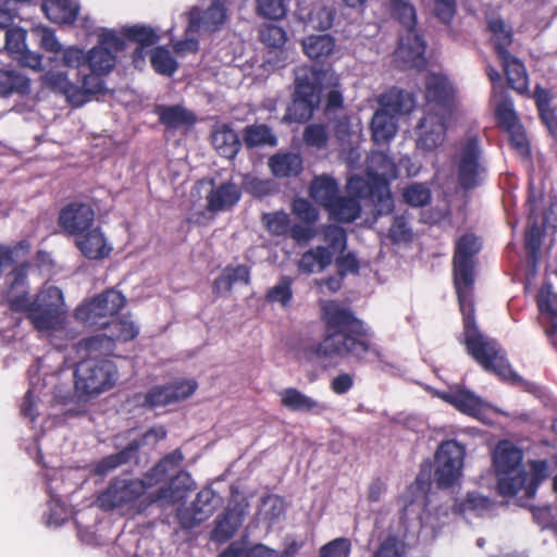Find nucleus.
<instances>
[{"label": "nucleus", "mask_w": 557, "mask_h": 557, "mask_svg": "<svg viewBox=\"0 0 557 557\" xmlns=\"http://www.w3.org/2000/svg\"><path fill=\"white\" fill-rule=\"evenodd\" d=\"M490 500L475 493H469L456 504V510L460 513L470 511L481 512L490 507Z\"/></svg>", "instance_id": "nucleus-51"}, {"label": "nucleus", "mask_w": 557, "mask_h": 557, "mask_svg": "<svg viewBox=\"0 0 557 557\" xmlns=\"http://www.w3.org/2000/svg\"><path fill=\"white\" fill-rule=\"evenodd\" d=\"M451 165L459 184L472 188L484 178L485 166L479 140L467 136L458 140L451 153Z\"/></svg>", "instance_id": "nucleus-13"}, {"label": "nucleus", "mask_w": 557, "mask_h": 557, "mask_svg": "<svg viewBox=\"0 0 557 557\" xmlns=\"http://www.w3.org/2000/svg\"><path fill=\"white\" fill-rule=\"evenodd\" d=\"M75 246L89 260H102L113 250L112 243L100 227L90 228L76 236Z\"/></svg>", "instance_id": "nucleus-23"}, {"label": "nucleus", "mask_w": 557, "mask_h": 557, "mask_svg": "<svg viewBox=\"0 0 557 557\" xmlns=\"http://www.w3.org/2000/svg\"><path fill=\"white\" fill-rule=\"evenodd\" d=\"M398 175L397 168L384 153L374 152L368 160L367 178L352 176L347 184L348 193L362 198L371 196L380 214L389 213L393 209L388 181Z\"/></svg>", "instance_id": "nucleus-8"}, {"label": "nucleus", "mask_w": 557, "mask_h": 557, "mask_svg": "<svg viewBox=\"0 0 557 557\" xmlns=\"http://www.w3.org/2000/svg\"><path fill=\"white\" fill-rule=\"evenodd\" d=\"M196 388L197 384L194 381L176 382L153 387L146 394H138L135 396V401L150 408L166 406L188 398Z\"/></svg>", "instance_id": "nucleus-20"}, {"label": "nucleus", "mask_w": 557, "mask_h": 557, "mask_svg": "<svg viewBox=\"0 0 557 557\" xmlns=\"http://www.w3.org/2000/svg\"><path fill=\"white\" fill-rule=\"evenodd\" d=\"M324 245H319L302 253L298 270L306 274L320 273L332 264L335 258L346 249V234L336 225H329L322 231Z\"/></svg>", "instance_id": "nucleus-14"}, {"label": "nucleus", "mask_w": 557, "mask_h": 557, "mask_svg": "<svg viewBox=\"0 0 557 557\" xmlns=\"http://www.w3.org/2000/svg\"><path fill=\"white\" fill-rule=\"evenodd\" d=\"M5 48L13 58L21 54L26 46V32L21 27H11L5 33Z\"/></svg>", "instance_id": "nucleus-50"}, {"label": "nucleus", "mask_w": 557, "mask_h": 557, "mask_svg": "<svg viewBox=\"0 0 557 557\" xmlns=\"http://www.w3.org/2000/svg\"><path fill=\"white\" fill-rule=\"evenodd\" d=\"M510 134V140L513 147L522 154L528 152V140L521 126L518 125L515 128L508 129Z\"/></svg>", "instance_id": "nucleus-64"}, {"label": "nucleus", "mask_w": 557, "mask_h": 557, "mask_svg": "<svg viewBox=\"0 0 557 557\" xmlns=\"http://www.w3.org/2000/svg\"><path fill=\"white\" fill-rule=\"evenodd\" d=\"M321 309L326 324V336L315 350L319 361L329 366L349 355L364 358L371 348L367 342L360 339L367 335L362 322L335 301L321 302Z\"/></svg>", "instance_id": "nucleus-3"}, {"label": "nucleus", "mask_w": 557, "mask_h": 557, "mask_svg": "<svg viewBox=\"0 0 557 557\" xmlns=\"http://www.w3.org/2000/svg\"><path fill=\"white\" fill-rule=\"evenodd\" d=\"M59 220L61 226L76 237L90 230L95 221V212L89 205L72 203L61 211Z\"/></svg>", "instance_id": "nucleus-24"}, {"label": "nucleus", "mask_w": 557, "mask_h": 557, "mask_svg": "<svg viewBox=\"0 0 557 557\" xmlns=\"http://www.w3.org/2000/svg\"><path fill=\"white\" fill-rule=\"evenodd\" d=\"M540 114L544 123L548 126V128L553 129V114L547 109L549 95L543 88H537L534 95Z\"/></svg>", "instance_id": "nucleus-59"}, {"label": "nucleus", "mask_w": 557, "mask_h": 557, "mask_svg": "<svg viewBox=\"0 0 557 557\" xmlns=\"http://www.w3.org/2000/svg\"><path fill=\"white\" fill-rule=\"evenodd\" d=\"M104 332L84 341V349L90 352L100 351L111 354L115 342L134 339L138 334V326L128 319L112 320L103 326Z\"/></svg>", "instance_id": "nucleus-19"}, {"label": "nucleus", "mask_w": 557, "mask_h": 557, "mask_svg": "<svg viewBox=\"0 0 557 557\" xmlns=\"http://www.w3.org/2000/svg\"><path fill=\"white\" fill-rule=\"evenodd\" d=\"M404 545L396 537L383 541L373 557H403Z\"/></svg>", "instance_id": "nucleus-57"}, {"label": "nucleus", "mask_w": 557, "mask_h": 557, "mask_svg": "<svg viewBox=\"0 0 557 557\" xmlns=\"http://www.w3.org/2000/svg\"><path fill=\"white\" fill-rule=\"evenodd\" d=\"M338 84V76L332 70L315 71L299 67L296 71L295 99L284 116L288 122H305L312 116L321 100V92Z\"/></svg>", "instance_id": "nucleus-9"}, {"label": "nucleus", "mask_w": 557, "mask_h": 557, "mask_svg": "<svg viewBox=\"0 0 557 557\" xmlns=\"http://www.w3.org/2000/svg\"><path fill=\"white\" fill-rule=\"evenodd\" d=\"M124 302L125 298L120 292L108 289L77 307L75 318L87 326H104L108 323L107 319L115 315Z\"/></svg>", "instance_id": "nucleus-17"}, {"label": "nucleus", "mask_w": 557, "mask_h": 557, "mask_svg": "<svg viewBox=\"0 0 557 557\" xmlns=\"http://www.w3.org/2000/svg\"><path fill=\"white\" fill-rule=\"evenodd\" d=\"M150 62L154 71L162 75H172L177 67V63L172 58L170 51L163 47L152 50Z\"/></svg>", "instance_id": "nucleus-45"}, {"label": "nucleus", "mask_w": 557, "mask_h": 557, "mask_svg": "<svg viewBox=\"0 0 557 557\" xmlns=\"http://www.w3.org/2000/svg\"><path fill=\"white\" fill-rule=\"evenodd\" d=\"M372 138L375 143H387L397 133L396 116L387 109H379L371 122Z\"/></svg>", "instance_id": "nucleus-30"}, {"label": "nucleus", "mask_w": 557, "mask_h": 557, "mask_svg": "<svg viewBox=\"0 0 557 557\" xmlns=\"http://www.w3.org/2000/svg\"><path fill=\"white\" fill-rule=\"evenodd\" d=\"M42 11L54 23L70 24L77 16L78 4L74 0H45Z\"/></svg>", "instance_id": "nucleus-29"}, {"label": "nucleus", "mask_w": 557, "mask_h": 557, "mask_svg": "<svg viewBox=\"0 0 557 557\" xmlns=\"http://www.w3.org/2000/svg\"><path fill=\"white\" fill-rule=\"evenodd\" d=\"M552 295V287L549 285L543 286L540 290L537 302L541 312L548 324L547 333L557 335V311L553 309L550 300L546 297Z\"/></svg>", "instance_id": "nucleus-44"}, {"label": "nucleus", "mask_w": 557, "mask_h": 557, "mask_svg": "<svg viewBox=\"0 0 557 557\" xmlns=\"http://www.w3.org/2000/svg\"><path fill=\"white\" fill-rule=\"evenodd\" d=\"M292 284V278L286 276L282 277L276 285L268 290L267 299L271 302H277L281 306L286 307L293 297Z\"/></svg>", "instance_id": "nucleus-46"}, {"label": "nucleus", "mask_w": 557, "mask_h": 557, "mask_svg": "<svg viewBox=\"0 0 557 557\" xmlns=\"http://www.w3.org/2000/svg\"><path fill=\"white\" fill-rule=\"evenodd\" d=\"M244 141L248 147H258L265 145L273 147L277 144V139L271 133V129L262 124L246 127L244 134Z\"/></svg>", "instance_id": "nucleus-43"}, {"label": "nucleus", "mask_w": 557, "mask_h": 557, "mask_svg": "<svg viewBox=\"0 0 557 557\" xmlns=\"http://www.w3.org/2000/svg\"><path fill=\"white\" fill-rule=\"evenodd\" d=\"M243 520V512L230 510L223 518L218 521L213 531V539L216 541H226L234 535L236 530L240 527Z\"/></svg>", "instance_id": "nucleus-42"}, {"label": "nucleus", "mask_w": 557, "mask_h": 557, "mask_svg": "<svg viewBox=\"0 0 557 557\" xmlns=\"http://www.w3.org/2000/svg\"><path fill=\"white\" fill-rule=\"evenodd\" d=\"M522 459V451L513 444L502 442L496 446L493 463L502 495L513 496L524 491V495L531 497L536 486L548 476L545 461H532L530 470L525 471Z\"/></svg>", "instance_id": "nucleus-6"}, {"label": "nucleus", "mask_w": 557, "mask_h": 557, "mask_svg": "<svg viewBox=\"0 0 557 557\" xmlns=\"http://www.w3.org/2000/svg\"><path fill=\"white\" fill-rule=\"evenodd\" d=\"M125 455L126 453H120L106 457L96 466V472L101 475L106 474L108 471L125 462Z\"/></svg>", "instance_id": "nucleus-63"}, {"label": "nucleus", "mask_w": 557, "mask_h": 557, "mask_svg": "<svg viewBox=\"0 0 557 557\" xmlns=\"http://www.w3.org/2000/svg\"><path fill=\"white\" fill-rule=\"evenodd\" d=\"M334 20V8L332 5L317 2L306 15V23L312 29H327Z\"/></svg>", "instance_id": "nucleus-41"}, {"label": "nucleus", "mask_w": 557, "mask_h": 557, "mask_svg": "<svg viewBox=\"0 0 557 557\" xmlns=\"http://www.w3.org/2000/svg\"><path fill=\"white\" fill-rule=\"evenodd\" d=\"M433 10L442 22L448 23L455 14V0H433Z\"/></svg>", "instance_id": "nucleus-60"}, {"label": "nucleus", "mask_w": 557, "mask_h": 557, "mask_svg": "<svg viewBox=\"0 0 557 557\" xmlns=\"http://www.w3.org/2000/svg\"><path fill=\"white\" fill-rule=\"evenodd\" d=\"M288 0H257L258 11L268 18L277 20L285 15Z\"/></svg>", "instance_id": "nucleus-54"}, {"label": "nucleus", "mask_w": 557, "mask_h": 557, "mask_svg": "<svg viewBox=\"0 0 557 557\" xmlns=\"http://www.w3.org/2000/svg\"><path fill=\"white\" fill-rule=\"evenodd\" d=\"M481 244L473 234H466L456 242L454 256V284L458 296L460 311L463 317V334L468 352L485 370L492 371L503 379H508L511 370L498 345L481 334L474 321L472 298L474 256Z\"/></svg>", "instance_id": "nucleus-1"}, {"label": "nucleus", "mask_w": 557, "mask_h": 557, "mask_svg": "<svg viewBox=\"0 0 557 557\" xmlns=\"http://www.w3.org/2000/svg\"><path fill=\"white\" fill-rule=\"evenodd\" d=\"M183 456L180 451H174L162 459L150 472L145 480H116L103 494L100 495L99 506L104 509H113L115 507L128 504L145 494L149 488L164 481L180 466Z\"/></svg>", "instance_id": "nucleus-10"}, {"label": "nucleus", "mask_w": 557, "mask_h": 557, "mask_svg": "<svg viewBox=\"0 0 557 557\" xmlns=\"http://www.w3.org/2000/svg\"><path fill=\"white\" fill-rule=\"evenodd\" d=\"M302 139L309 147L324 149L327 146L329 135L323 125L310 124L305 128Z\"/></svg>", "instance_id": "nucleus-47"}, {"label": "nucleus", "mask_w": 557, "mask_h": 557, "mask_svg": "<svg viewBox=\"0 0 557 557\" xmlns=\"http://www.w3.org/2000/svg\"><path fill=\"white\" fill-rule=\"evenodd\" d=\"M158 113L160 121L172 128L188 127L196 120L193 112L181 106L161 107L158 109Z\"/></svg>", "instance_id": "nucleus-36"}, {"label": "nucleus", "mask_w": 557, "mask_h": 557, "mask_svg": "<svg viewBox=\"0 0 557 557\" xmlns=\"http://www.w3.org/2000/svg\"><path fill=\"white\" fill-rule=\"evenodd\" d=\"M29 81L13 70L0 67V95L7 96L12 92L25 94L28 91Z\"/></svg>", "instance_id": "nucleus-40"}, {"label": "nucleus", "mask_w": 557, "mask_h": 557, "mask_svg": "<svg viewBox=\"0 0 557 557\" xmlns=\"http://www.w3.org/2000/svg\"><path fill=\"white\" fill-rule=\"evenodd\" d=\"M436 396L451 405L459 412L483 422H487L495 411L492 405L461 386H454L446 392H438Z\"/></svg>", "instance_id": "nucleus-18"}, {"label": "nucleus", "mask_w": 557, "mask_h": 557, "mask_svg": "<svg viewBox=\"0 0 557 557\" xmlns=\"http://www.w3.org/2000/svg\"><path fill=\"white\" fill-rule=\"evenodd\" d=\"M197 33H186V38L174 45L175 53L178 57H184L189 53H195L198 50V40L195 37Z\"/></svg>", "instance_id": "nucleus-61"}, {"label": "nucleus", "mask_w": 557, "mask_h": 557, "mask_svg": "<svg viewBox=\"0 0 557 557\" xmlns=\"http://www.w3.org/2000/svg\"><path fill=\"white\" fill-rule=\"evenodd\" d=\"M391 5L394 15L405 26V33L395 50V62L401 67L419 69L424 64V42L414 29V10L407 0H391Z\"/></svg>", "instance_id": "nucleus-12"}, {"label": "nucleus", "mask_w": 557, "mask_h": 557, "mask_svg": "<svg viewBox=\"0 0 557 557\" xmlns=\"http://www.w3.org/2000/svg\"><path fill=\"white\" fill-rule=\"evenodd\" d=\"M33 33L38 37L39 46L51 53L48 69L41 75L42 83L79 101L75 86L69 77V67L76 66L83 60L82 48L75 45L64 47L54 32L42 25L34 27Z\"/></svg>", "instance_id": "nucleus-7"}, {"label": "nucleus", "mask_w": 557, "mask_h": 557, "mask_svg": "<svg viewBox=\"0 0 557 557\" xmlns=\"http://www.w3.org/2000/svg\"><path fill=\"white\" fill-rule=\"evenodd\" d=\"M403 197L408 205L421 207L430 201L431 193L422 184H411L404 190Z\"/></svg>", "instance_id": "nucleus-52"}, {"label": "nucleus", "mask_w": 557, "mask_h": 557, "mask_svg": "<svg viewBox=\"0 0 557 557\" xmlns=\"http://www.w3.org/2000/svg\"><path fill=\"white\" fill-rule=\"evenodd\" d=\"M211 139L215 150L227 159L235 157L240 147L237 134L226 125L216 126Z\"/></svg>", "instance_id": "nucleus-31"}, {"label": "nucleus", "mask_w": 557, "mask_h": 557, "mask_svg": "<svg viewBox=\"0 0 557 557\" xmlns=\"http://www.w3.org/2000/svg\"><path fill=\"white\" fill-rule=\"evenodd\" d=\"M293 213L304 224H295L290 227V237L297 243H308L315 236L313 224L318 221L317 209L306 199L297 198L292 203Z\"/></svg>", "instance_id": "nucleus-22"}, {"label": "nucleus", "mask_w": 557, "mask_h": 557, "mask_svg": "<svg viewBox=\"0 0 557 557\" xmlns=\"http://www.w3.org/2000/svg\"><path fill=\"white\" fill-rule=\"evenodd\" d=\"M305 53L313 60L331 55L335 49V41L330 35L308 36L302 40Z\"/></svg>", "instance_id": "nucleus-37"}, {"label": "nucleus", "mask_w": 557, "mask_h": 557, "mask_svg": "<svg viewBox=\"0 0 557 557\" xmlns=\"http://www.w3.org/2000/svg\"><path fill=\"white\" fill-rule=\"evenodd\" d=\"M487 23L508 83L515 90L523 92L528 87L525 69L518 59L506 51V47L511 44V30L505 25L504 21L497 16L488 17Z\"/></svg>", "instance_id": "nucleus-15"}, {"label": "nucleus", "mask_w": 557, "mask_h": 557, "mask_svg": "<svg viewBox=\"0 0 557 557\" xmlns=\"http://www.w3.org/2000/svg\"><path fill=\"white\" fill-rule=\"evenodd\" d=\"M311 198L325 209L336 199L338 188L336 182L327 176H317L309 189Z\"/></svg>", "instance_id": "nucleus-32"}, {"label": "nucleus", "mask_w": 557, "mask_h": 557, "mask_svg": "<svg viewBox=\"0 0 557 557\" xmlns=\"http://www.w3.org/2000/svg\"><path fill=\"white\" fill-rule=\"evenodd\" d=\"M215 498V493L212 490L205 488L200 491L190 511L181 513L182 523L187 528H191L207 520L214 511Z\"/></svg>", "instance_id": "nucleus-26"}, {"label": "nucleus", "mask_w": 557, "mask_h": 557, "mask_svg": "<svg viewBox=\"0 0 557 557\" xmlns=\"http://www.w3.org/2000/svg\"><path fill=\"white\" fill-rule=\"evenodd\" d=\"M263 222L267 228L274 235L290 234L289 216L283 211L264 214Z\"/></svg>", "instance_id": "nucleus-48"}, {"label": "nucleus", "mask_w": 557, "mask_h": 557, "mask_svg": "<svg viewBox=\"0 0 557 557\" xmlns=\"http://www.w3.org/2000/svg\"><path fill=\"white\" fill-rule=\"evenodd\" d=\"M331 216L339 222H351L360 215V205L355 198L336 197L326 208Z\"/></svg>", "instance_id": "nucleus-38"}, {"label": "nucleus", "mask_w": 557, "mask_h": 557, "mask_svg": "<svg viewBox=\"0 0 557 557\" xmlns=\"http://www.w3.org/2000/svg\"><path fill=\"white\" fill-rule=\"evenodd\" d=\"M126 33L141 47L151 46L159 39L156 32L147 26H133L127 28Z\"/></svg>", "instance_id": "nucleus-56"}, {"label": "nucleus", "mask_w": 557, "mask_h": 557, "mask_svg": "<svg viewBox=\"0 0 557 557\" xmlns=\"http://www.w3.org/2000/svg\"><path fill=\"white\" fill-rule=\"evenodd\" d=\"M465 456V446L455 440L438 446L434 457V480L440 487H450L460 480Z\"/></svg>", "instance_id": "nucleus-16"}, {"label": "nucleus", "mask_w": 557, "mask_h": 557, "mask_svg": "<svg viewBox=\"0 0 557 557\" xmlns=\"http://www.w3.org/2000/svg\"><path fill=\"white\" fill-rule=\"evenodd\" d=\"M125 48V40L115 30L103 29L98 35V45L85 52L82 49L83 60L76 66L69 67L77 72V79L72 81L77 91L76 101L67 97L74 106H81L87 101V96L98 94L102 90L101 76L109 74L115 66V53Z\"/></svg>", "instance_id": "nucleus-4"}, {"label": "nucleus", "mask_w": 557, "mask_h": 557, "mask_svg": "<svg viewBox=\"0 0 557 557\" xmlns=\"http://www.w3.org/2000/svg\"><path fill=\"white\" fill-rule=\"evenodd\" d=\"M350 548L348 539H335L320 548V557H349Z\"/></svg>", "instance_id": "nucleus-55"}, {"label": "nucleus", "mask_w": 557, "mask_h": 557, "mask_svg": "<svg viewBox=\"0 0 557 557\" xmlns=\"http://www.w3.org/2000/svg\"><path fill=\"white\" fill-rule=\"evenodd\" d=\"M236 283H249V269L245 265L226 267L214 281V289L218 294L228 293Z\"/></svg>", "instance_id": "nucleus-35"}, {"label": "nucleus", "mask_w": 557, "mask_h": 557, "mask_svg": "<svg viewBox=\"0 0 557 557\" xmlns=\"http://www.w3.org/2000/svg\"><path fill=\"white\" fill-rule=\"evenodd\" d=\"M455 89L443 75L430 73L425 79L426 110L416 134L418 148L431 151L446 139L447 122L454 110Z\"/></svg>", "instance_id": "nucleus-5"}, {"label": "nucleus", "mask_w": 557, "mask_h": 557, "mask_svg": "<svg viewBox=\"0 0 557 557\" xmlns=\"http://www.w3.org/2000/svg\"><path fill=\"white\" fill-rule=\"evenodd\" d=\"M381 104L383 109H387L388 112L395 115L408 114L414 107V100L409 92L393 90L382 98Z\"/></svg>", "instance_id": "nucleus-39"}, {"label": "nucleus", "mask_w": 557, "mask_h": 557, "mask_svg": "<svg viewBox=\"0 0 557 557\" xmlns=\"http://www.w3.org/2000/svg\"><path fill=\"white\" fill-rule=\"evenodd\" d=\"M77 352L83 360L77 364L74 376L75 389L81 396L95 397L115 384V366L110 360L99 359L103 352L84 349V342L77 345Z\"/></svg>", "instance_id": "nucleus-11"}, {"label": "nucleus", "mask_w": 557, "mask_h": 557, "mask_svg": "<svg viewBox=\"0 0 557 557\" xmlns=\"http://www.w3.org/2000/svg\"><path fill=\"white\" fill-rule=\"evenodd\" d=\"M178 483L183 484L185 488H189L190 486V478L186 473L178 474L171 483V486L168 488H160L159 493L153 495L151 494L150 502L160 503L161 506L173 505L176 502H180L184 498L185 492L178 487Z\"/></svg>", "instance_id": "nucleus-34"}, {"label": "nucleus", "mask_w": 557, "mask_h": 557, "mask_svg": "<svg viewBox=\"0 0 557 557\" xmlns=\"http://www.w3.org/2000/svg\"><path fill=\"white\" fill-rule=\"evenodd\" d=\"M389 236L394 242H406L410 237V231L404 218H396L389 228Z\"/></svg>", "instance_id": "nucleus-62"}, {"label": "nucleus", "mask_w": 557, "mask_h": 557, "mask_svg": "<svg viewBox=\"0 0 557 557\" xmlns=\"http://www.w3.org/2000/svg\"><path fill=\"white\" fill-rule=\"evenodd\" d=\"M429 483L418 479L412 483L405 495V510L407 513H417L424 524L435 527L431 516L425 512L424 508L428 503Z\"/></svg>", "instance_id": "nucleus-25"}, {"label": "nucleus", "mask_w": 557, "mask_h": 557, "mask_svg": "<svg viewBox=\"0 0 557 557\" xmlns=\"http://www.w3.org/2000/svg\"><path fill=\"white\" fill-rule=\"evenodd\" d=\"M260 40L271 48H280L286 41V34L283 28L267 24L260 29Z\"/></svg>", "instance_id": "nucleus-53"}, {"label": "nucleus", "mask_w": 557, "mask_h": 557, "mask_svg": "<svg viewBox=\"0 0 557 557\" xmlns=\"http://www.w3.org/2000/svg\"><path fill=\"white\" fill-rule=\"evenodd\" d=\"M187 34L215 32L224 25L227 18L225 7L221 2H213L207 10L194 8L188 14Z\"/></svg>", "instance_id": "nucleus-21"}, {"label": "nucleus", "mask_w": 557, "mask_h": 557, "mask_svg": "<svg viewBox=\"0 0 557 557\" xmlns=\"http://www.w3.org/2000/svg\"><path fill=\"white\" fill-rule=\"evenodd\" d=\"M278 395L282 405L293 411L320 414L326 409L323 403L293 387L281 391Z\"/></svg>", "instance_id": "nucleus-28"}, {"label": "nucleus", "mask_w": 557, "mask_h": 557, "mask_svg": "<svg viewBox=\"0 0 557 557\" xmlns=\"http://www.w3.org/2000/svg\"><path fill=\"white\" fill-rule=\"evenodd\" d=\"M493 98L495 100H497L496 112H497V115H498V119H499L500 123L507 129L515 128L516 126H518L519 124H518L517 116H516V113H515V111L512 109L511 103L509 101H507V100H503L500 94L497 95L496 86H494Z\"/></svg>", "instance_id": "nucleus-49"}, {"label": "nucleus", "mask_w": 557, "mask_h": 557, "mask_svg": "<svg viewBox=\"0 0 557 557\" xmlns=\"http://www.w3.org/2000/svg\"><path fill=\"white\" fill-rule=\"evenodd\" d=\"M240 198L239 187L232 182L213 184L207 195V208L210 211H223L232 208Z\"/></svg>", "instance_id": "nucleus-27"}, {"label": "nucleus", "mask_w": 557, "mask_h": 557, "mask_svg": "<svg viewBox=\"0 0 557 557\" xmlns=\"http://www.w3.org/2000/svg\"><path fill=\"white\" fill-rule=\"evenodd\" d=\"M14 59L18 61V63L25 67H28L34 71L44 72L48 69V65L45 66L42 63V55L40 53L34 52L25 48V50L17 54Z\"/></svg>", "instance_id": "nucleus-58"}, {"label": "nucleus", "mask_w": 557, "mask_h": 557, "mask_svg": "<svg viewBox=\"0 0 557 557\" xmlns=\"http://www.w3.org/2000/svg\"><path fill=\"white\" fill-rule=\"evenodd\" d=\"M269 166L276 176H292L300 173L302 160L297 153H276L269 160Z\"/></svg>", "instance_id": "nucleus-33"}, {"label": "nucleus", "mask_w": 557, "mask_h": 557, "mask_svg": "<svg viewBox=\"0 0 557 557\" xmlns=\"http://www.w3.org/2000/svg\"><path fill=\"white\" fill-rule=\"evenodd\" d=\"M25 268L22 265L12 273L8 301L14 311L26 312L33 326L42 334L57 336L66 330L67 307L62 290L45 284L30 300L23 288Z\"/></svg>", "instance_id": "nucleus-2"}]
</instances>
